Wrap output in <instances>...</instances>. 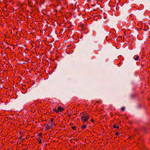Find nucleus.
<instances>
[{"mask_svg": "<svg viewBox=\"0 0 150 150\" xmlns=\"http://www.w3.org/2000/svg\"><path fill=\"white\" fill-rule=\"evenodd\" d=\"M87 113H84L83 115L81 117V120L82 122L84 123V122H87L88 119L90 118V116L88 115Z\"/></svg>", "mask_w": 150, "mask_h": 150, "instance_id": "1", "label": "nucleus"}, {"mask_svg": "<svg viewBox=\"0 0 150 150\" xmlns=\"http://www.w3.org/2000/svg\"><path fill=\"white\" fill-rule=\"evenodd\" d=\"M140 131L143 134H146L148 132V128L147 126H142L139 127Z\"/></svg>", "mask_w": 150, "mask_h": 150, "instance_id": "2", "label": "nucleus"}, {"mask_svg": "<svg viewBox=\"0 0 150 150\" xmlns=\"http://www.w3.org/2000/svg\"><path fill=\"white\" fill-rule=\"evenodd\" d=\"M63 9V7H62V5L59 4V5L57 4V14L58 13H61V10Z\"/></svg>", "mask_w": 150, "mask_h": 150, "instance_id": "3", "label": "nucleus"}, {"mask_svg": "<svg viewBox=\"0 0 150 150\" xmlns=\"http://www.w3.org/2000/svg\"><path fill=\"white\" fill-rule=\"evenodd\" d=\"M63 25H64L63 23H60V22H59V21L57 20V27L58 28V29L61 27L63 28Z\"/></svg>", "mask_w": 150, "mask_h": 150, "instance_id": "4", "label": "nucleus"}, {"mask_svg": "<svg viewBox=\"0 0 150 150\" xmlns=\"http://www.w3.org/2000/svg\"><path fill=\"white\" fill-rule=\"evenodd\" d=\"M64 110V107H62L60 106H58L57 107V113L58 112H62Z\"/></svg>", "mask_w": 150, "mask_h": 150, "instance_id": "5", "label": "nucleus"}, {"mask_svg": "<svg viewBox=\"0 0 150 150\" xmlns=\"http://www.w3.org/2000/svg\"><path fill=\"white\" fill-rule=\"evenodd\" d=\"M72 14L71 12H68L66 13L65 15V16L66 18H69L72 16Z\"/></svg>", "mask_w": 150, "mask_h": 150, "instance_id": "6", "label": "nucleus"}, {"mask_svg": "<svg viewBox=\"0 0 150 150\" xmlns=\"http://www.w3.org/2000/svg\"><path fill=\"white\" fill-rule=\"evenodd\" d=\"M50 120L51 122L52 127L54 126L55 124L54 121V118H50Z\"/></svg>", "mask_w": 150, "mask_h": 150, "instance_id": "7", "label": "nucleus"}, {"mask_svg": "<svg viewBox=\"0 0 150 150\" xmlns=\"http://www.w3.org/2000/svg\"><path fill=\"white\" fill-rule=\"evenodd\" d=\"M61 142L59 143L57 145V150H62V149L61 146Z\"/></svg>", "mask_w": 150, "mask_h": 150, "instance_id": "8", "label": "nucleus"}, {"mask_svg": "<svg viewBox=\"0 0 150 150\" xmlns=\"http://www.w3.org/2000/svg\"><path fill=\"white\" fill-rule=\"evenodd\" d=\"M109 6H110L111 7V9L113 11H115L117 10V6L116 7H115V6H114L109 5Z\"/></svg>", "mask_w": 150, "mask_h": 150, "instance_id": "9", "label": "nucleus"}, {"mask_svg": "<svg viewBox=\"0 0 150 150\" xmlns=\"http://www.w3.org/2000/svg\"><path fill=\"white\" fill-rule=\"evenodd\" d=\"M75 1V0H73L71 1L70 5L71 6H73L74 5L75 6L77 3V2H76Z\"/></svg>", "mask_w": 150, "mask_h": 150, "instance_id": "10", "label": "nucleus"}, {"mask_svg": "<svg viewBox=\"0 0 150 150\" xmlns=\"http://www.w3.org/2000/svg\"><path fill=\"white\" fill-rule=\"evenodd\" d=\"M59 130L58 131H57V133H61L63 131L62 130V129L59 128V127H58L57 128V131Z\"/></svg>", "mask_w": 150, "mask_h": 150, "instance_id": "11", "label": "nucleus"}, {"mask_svg": "<svg viewBox=\"0 0 150 150\" xmlns=\"http://www.w3.org/2000/svg\"><path fill=\"white\" fill-rule=\"evenodd\" d=\"M113 127L114 128H117V129H118L119 128L118 125L116 123H115L114 125H113Z\"/></svg>", "mask_w": 150, "mask_h": 150, "instance_id": "12", "label": "nucleus"}, {"mask_svg": "<svg viewBox=\"0 0 150 150\" xmlns=\"http://www.w3.org/2000/svg\"><path fill=\"white\" fill-rule=\"evenodd\" d=\"M70 142L71 143H75L76 142H77V140L75 138H74L70 139Z\"/></svg>", "mask_w": 150, "mask_h": 150, "instance_id": "13", "label": "nucleus"}, {"mask_svg": "<svg viewBox=\"0 0 150 150\" xmlns=\"http://www.w3.org/2000/svg\"><path fill=\"white\" fill-rule=\"evenodd\" d=\"M134 59L135 60L137 61L138 60L139 58V55H137V56H134Z\"/></svg>", "mask_w": 150, "mask_h": 150, "instance_id": "14", "label": "nucleus"}, {"mask_svg": "<svg viewBox=\"0 0 150 150\" xmlns=\"http://www.w3.org/2000/svg\"><path fill=\"white\" fill-rule=\"evenodd\" d=\"M59 29H60V31L59 32V33H63L64 31V30L63 29V28H60Z\"/></svg>", "mask_w": 150, "mask_h": 150, "instance_id": "15", "label": "nucleus"}, {"mask_svg": "<svg viewBox=\"0 0 150 150\" xmlns=\"http://www.w3.org/2000/svg\"><path fill=\"white\" fill-rule=\"evenodd\" d=\"M69 30H72L74 29V26L73 25H70V26H69Z\"/></svg>", "mask_w": 150, "mask_h": 150, "instance_id": "16", "label": "nucleus"}, {"mask_svg": "<svg viewBox=\"0 0 150 150\" xmlns=\"http://www.w3.org/2000/svg\"><path fill=\"white\" fill-rule=\"evenodd\" d=\"M52 127V126H50L49 125H46L45 126L46 128L47 129H50Z\"/></svg>", "mask_w": 150, "mask_h": 150, "instance_id": "17", "label": "nucleus"}, {"mask_svg": "<svg viewBox=\"0 0 150 150\" xmlns=\"http://www.w3.org/2000/svg\"><path fill=\"white\" fill-rule=\"evenodd\" d=\"M86 127V125H84L81 126V128L83 130H84Z\"/></svg>", "mask_w": 150, "mask_h": 150, "instance_id": "18", "label": "nucleus"}, {"mask_svg": "<svg viewBox=\"0 0 150 150\" xmlns=\"http://www.w3.org/2000/svg\"><path fill=\"white\" fill-rule=\"evenodd\" d=\"M28 6L30 7H31L33 6V5L32 4V3L31 2H30V1H28Z\"/></svg>", "mask_w": 150, "mask_h": 150, "instance_id": "19", "label": "nucleus"}, {"mask_svg": "<svg viewBox=\"0 0 150 150\" xmlns=\"http://www.w3.org/2000/svg\"><path fill=\"white\" fill-rule=\"evenodd\" d=\"M134 130L136 131H140L139 127V128H135L134 129Z\"/></svg>", "mask_w": 150, "mask_h": 150, "instance_id": "20", "label": "nucleus"}, {"mask_svg": "<svg viewBox=\"0 0 150 150\" xmlns=\"http://www.w3.org/2000/svg\"><path fill=\"white\" fill-rule=\"evenodd\" d=\"M76 127L75 126H72L71 127V128L73 130H76Z\"/></svg>", "mask_w": 150, "mask_h": 150, "instance_id": "21", "label": "nucleus"}, {"mask_svg": "<svg viewBox=\"0 0 150 150\" xmlns=\"http://www.w3.org/2000/svg\"><path fill=\"white\" fill-rule=\"evenodd\" d=\"M55 69H54L52 71H50L49 73L50 74H51V73H53V72H54V70H55Z\"/></svg>", "mask_w": 150, "mask_h": 150, "instance_id": "22", "label": "nucleus"}, {"mask_svg": "<svg viewBox=\"0 0 150 150\" xmlns=\"http://www.w3.org/2000/svg\"><path fill=\"white\" fill-rule=\"evenodd\" d=\"M91 121L93 123L95 121L94 120L93 118V117H92L91 119Z\"/></svg>", "mask_w": 150, "mask_h": 150, "instance_id": "23", "label": "nucleus"}, {"mask_svg": "<svg viewBox=\"0 0 150 150\" xmlns=\"http://www.w3.org/2000/svg\"><path fill=\"white\" fill-rule=\"evenodd\" d=\"M125 108L124 107H122L121 108V110L122 111H124L125 110Z\"/></svg>", "mask_w": 150, "mask_h": 150, "instance_id": "24", "label": "nucleus"}, {"mask_svg": "<svg viewBox=\"0 0 150 150\" xmlns=\"http://www.w3.org/2000/svg\"><path fill=\"white\" fill-rule=\"evenodd\" d=\"M58 139H60L61 140H62V136H59L58 137Z\"/></svg>", "mask_w": 150, "mask_h": 150, "instance_id": "25", "label": "nucleus"}, {"mask_svg": "<svg viewBox=\"0 0 150 150\" xmlns=\"http://www.w3.org/2000/svg\"><path fill=\"white\" fill-rule=\"evenodd\" d=\"M22 138H23V136L22 135H21L20 137L18 139H20V140H21L22 139Z\"/></svg>", "mask_w": 150, "mask_h": 150, "instance_id": "26", "label": "nucleus"}, {"mask_svg": "<svg viewBox=\"0 0 150 150\" xmlns=\"http://www.w3.org/2000/svg\"><path fill=\"white\" fill-rule=\"evenodd\" d=\"M42 133H40L39 134H38V135L40 137H41L42 135Z\"/></svg>", "mask_w": 150, "mask_h": 150, "instance_id": "27", "label": "nucleus"}, {"mask_svg": "<svg viewBox=\"0 0 150 150\" xmlns=\"http://www.w3.org/2000/svg\"><path fill=\"white\" fill-rule=\"evenodd\" d=\"M38 142L39 144H41L42 143L41 140L40 139Z\"/></svg>", "mask_w": 150, "mask_h": 150, "instance_id": "28", "label": "nucleus"}, {"mask_svg": "<svg viewBox=\"0 0 150 150\" xmlns=\"http://www.w3.org/2000/svg\"><path fill=\"white\" fill-rule=\"evenodd\" d=\"M131 97H136V96L135 95H132L131 96Z\"/></svg>", "mask_w": 150, "mask_h": 150, "instance_id": "29", "label": "nucleus"}, {"mask_svg": "<svg viewBox=\"0 0 150 150\" xmlns=\"http://www.w3.org/2000/svg\"><path fill=\"white\" fill-rule=\"evenodd\" d=\"M133 27V25H130L128 27L129 28H130V27Z\"/></svg>", "mask_w": 150, "mask_h": 150, "instance_id": "30", "label": "nucleus"}, {"mask_svg": "<svg viewBox=\"0 0 150 150\" xmlns=\"http://www.w3.org/2000/svg\"><path fill=\"white\" fill-rule=\"evenodd\" d=\"M119 134V133L118 132H116L115 133V134L116 135H118Z\"/></svg>", "mask_w": 150, "mask_h": 150, "instance_id": "31", "label": "nucleus"}, {"mask_svg": "<svg viewBox=\"0 0 150 150\" xmlns=\"http://www.w3.org/2000/svg\"><path fill=\"white\" fill-rule=\"evenodd\" d=\"M71 114H69L67 115V116L69 117H71Z\"/></svg>", "mask_w": 150, "mask_h": 150, "instance_id": "32", "label": "nucleus"}, {"mask_svg": "<svg viewBox=\"0 0 150 150\" xmlns=\"http://www.w3.org/2000/svg\"><path fill=\"white\" fill-rule=\"evenodd\" d=\"M91 6L94 7L96 6V4H93L91 5Z\"/></svg>", "mask_w": 150, "mask_h": 150, "instance_id": "33", "label": "nucleus"}, {"mask_svg": "<svg viewBox=\"0 0 150 150\" xmlns=\"http://www.w3.org/2000/svg\"><path fill=\"white\" fill-rule=\"evenodd\" d=\"M74 125V124L73 123H71L70 124V126H72V125Z\"/></svg>", "mask_w": 150, "mask_h": 150, "instance_id": "34", "label": "nucleus"}, {"mask_svg": "<svg viewBox=\"0 0 150 150\" xmlns=\"http://www.w3.org/2000/svg\"><path fill=\"white\" fill-rule=\"evenodd\" d=\"M54 110L55 112H56V108H55L54 109Z\"/></svg>", "mask_w": 150, "mask_h": 150, "instance_id": "35", "label": "nucleus"}, {"mask_svg": "<svg viewBox=\"0 0 150 150\" xmlns=\"http://www.w3.org/2000/svg\"><path fill=\"white\" fill-rule=\"evenodd\" d=\"M134 74H135V75L136 76H137V73H136V72H135L134 73Z\"/></svg>", "mask_w": 150, "mask_h": 150, "instance_id": "36", "label": "nucleus"}, {"mask_svg": "<svg viewBox=\"0 0 150 150\" xmlns=\"http://www.w3.org/2000/svg\"><path fill=\"white\" fill-rule=\"evenodd\" d=\"M22 133V132H20V134H21Z\"/></svg>", "mask_w": 150, "mask_h": 150, "instance_id": "37", "label": "nucleus"}, {"mask_svg": "<svg viewBox=\"0 0 150 150\" xmlns=\"http://www.w3.org/2000/svg\"><path fill=\"white\" fill-rule=\"evenodd\" d=\"M24 139V138H23L22 139V142H23V141Z\"/></svg>", "mask_w": 150, "mask_h": 150, "instance_id": "38", "label": "nucleus"}, {"mask_svg": "<svg viewBox=\"0 0 150 150\" xmlns=\"http://www.w3.org/2000/svg\"><path fill=\"white\" fill-rule=\"evenodd\" d=\"M59 54V53L57 52V55L58 54Z\"/></svg>", "mask_w": 150, "mask_h": 150, "instance_id": "39", "label": "nucleus"}, {"mask_svg": "<svg viewBox=\"0 0 150 150\" xmlns=\"http://www.w3.org/2000/svg\"><path fill=\"white\" fill-rule=\"evenodd\" d=\"M141 65H142V66H144V65L142 64H141Z\"/></svg>", "mask_w": 150, "mask_h": 150, "instance_id": "40", "label": "nucleus"}, {"mask_svg": "<svg viewBox=\"0 0 150 150\" xmlns=\"http://www.w3.org/2000/svg\"><path fill=\"white\" fill-rule=\"evenodd\" d=\"M55 57L56 58V54L55 55Z\"/></svg>", "mask_w": 150, "mask_h": 150, "instance_id": "41", "label": "nucleus"}, {"mask_svg": "<svg viewBox=\"0 0 150 150\" xmlns=\"http://www.w3.org/2000/svg\"><path fill=\"white\" fill-rule=\"evenodd\" d=\"M54 11H55L56 12V10H54Z\"/></svg>", "mask_w": 150, "mask_h": 150, "instance_id": "42", "label": "nucleus"}, {"mask_svg": "<svg viewBox=\"0 0 150 150\" xmlns=\"http://www.w3.org/2000/svg\"><path fill=\"white\" fill-rule=\"evenodd\" d=\"M55 15H56V13L55 14Z\"/></svg>", "mask_w": 150, "mask_h": 150, "instance_id": "43", "label": "nucleus"}, {"mask_svg": "<svg viewBox=\"0 0 150 150\" xmlns=\"http://www.w3.org/2000/svg\"><path fill=\"white\" fill-rule=\"evenodd\" d=\"M58 141H57V142H58Z\"/></svg>", "mask_w": 150, "mask_h": 150, "instance_id": "44", "label": "nucleus"}]
</instances>
